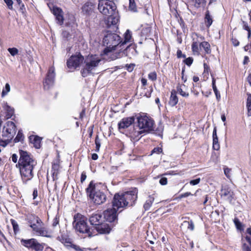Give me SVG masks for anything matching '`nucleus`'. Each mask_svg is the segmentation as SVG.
<instances>
[{"instance_id": "4d7b16f0", "label": "nucleus", "mask_w": 251, "mask_h": 251, "mask_svg": "<svg viewBox=\"0 0 251 251\" xmlns=\"http://www.w3.org/2000/svg\"><path fill=\"white\" fill-rule=\"evenodd\" d=\"M234 223L236 226V227L240 229V226H241V224L239 220L237 218H235L234 220Z\"/></svg>"}, {"instance_id": "20e7f679", "label": "nucleus", "mask_w": 251, "mask_h": 251, "mask_svg": "<svg viewBox=\"0 0 251 251\" xmlns=\"http://www.w3.org/2000/svg\"><path fill=\"white\" fill-rule=\"evenodd\" d=\"M87 195L93 200L96 204H100L104 202L106 197L104 193L99 190L96 191L95 184L91 181L88 187L86 188Z\"/></svg>"}, {"instance_id": "c9c22d12", "label": "nucleus", "mask_w": 251, "mask_h": 251, "mask_svg": "<svg viewBox=\"0 0 251 251\" xmlns=\"http://www.w3.org/2000/svg\"><path fill=\"white\" fill-rule=\"evenodd\" d=\"M151 31V27L147 25L143 27L141 31V35L142 37H144L146 38L147 37H149Z\"/></svg>"}, {"instance_id": "412c9836", "label": "nucleus", "mask_w": 251, "mask_h": 251, "mask_svg": "<svg viewBox=\"0 0 251 251\" xmlns=\"http://www.w3.org/2000/svg\"><path fill=\"white\" fill-rule=\"evenodd\" d=\"M108 17L105 21V24L108 27H110L111 25H115L119 21V17L118 12L116 11L111 14L107 15Z\"/></svg>"}, {"instance_id": "f3484780", "label": "nucleus", "mask_w": 251, "mask_h": 251, "mask_svg": "<svg viewBox=\"0 0 251 251\" xmlns=\"http://www.w3.org/2000/svg\"><path fill=\"white\" fill-rule=\"evenodd\" d=\"M117 211L113 206L112 208H108L103 212V219H104L106 221L110 223L116 222L117 221Z\"/></svg>"}, {"instance_id": "774afa93", "label": "nucleus", "mask_w": 251, "mask_h": 251, "mask_svg": "<svg viewBox=\"0 0 251 251\" xmlns=\"http://www.w3.org/2000/svg\"><path fill=\"white\" fill-rule=\"evenodd\" d=\"M203 66H204V72L205 73L206 72L207 73H208L209 71H210V68L205 63H204Z\"/></svg>"}, {"instance_id": "603ef678", "label": "nucleus", "mask_w": 251, "mask_h": 251, "mask_svg": "<svg viewBox=\"0 0 251 251\" xmlns=\"http://www.w3.org/2000/svg\"><path fill=\"white\" fill-rule=\"evenodd\" d=\"M200 181H201V178H198L195 179L191 180L189 183L192 185H195L199 184L200 183Z\"/></svg>"}, {"instance_id": "a19ab883", "label": "nucleus", "mask_w": 251, "mask_h": 251, "mask_svg": "<svg viewBox=\"0 0 251 251\" xmlns=\"http://www.w3.org/2000/svg\"><path fill=\"white\" fill-rule=\"evenodd\" d=\"M10 90V85L8 83H6L5 84L4 88L2 90V93H1V97H3L5 95H6L8 93Z\"/></svg>"}, {"instance_id": "bb28decb", "label": "nucleus", "mask_w": 251, "mask_h": 251, "mask_svg": "<svg viewBox=\"0 0 251 251\" xmlns=\"http://www.w3.org/2000/svg\"><path fill=\"white\" fill-rule=\"evenodd\" d=\"M178 99L176 96V93L175 90L171 91V96L169 101V104L171 106H175L178 102Z\"/></svg>"}, {"instance_id": "bf43d9fd", "label": "nucleus", "mask_w": 251, "mask_h": 251, "mask_svg": "<svg viewBox=\"0 0 251 251\" xmlns=\"http://www.w3.org/2000/svg\"><path fill=\"white\" fill-rule=\"evenodd\" d=\"M167 178L166 177H162L159 180V183L162 185H166L167 184Z\"/></svg>"}, {"instance_id": "ddd939ff", "label": "nucleus", "mask_w": 251, "mask_h": 251, "mask_svg": "<svg viewBox=\"0 0 251 251\" xmlns=\"http://www.w3.org/2000/svg\"><path fill=\"white\" fill-rule=\"evenodd\" d=\"M55 77V69L54 67L51 66L49 68L46 78L43 81V85L45 89L48 90L53 86Z\"/></svg>"}, {"instance_id": "ea45409f", "label": "nucleus", "mask_w": 251, "mask_h": 251, "mask_svg": "<svg viewBox=\"0 0 251 251\" xmlns=\"http://www.w3.org/2000/svg\"><path fill=\"white\" fill-rule=\"evenodd\" d=\"M182 225L187 226L188 228L191 230H193L194 229V225L192 221H184Z\"/></svg>"}, {"instance_id": "2eb2a0df", "label": "nucleus", "mask_w": 251, "mask_h": 251, "mask_svg": "<svg viewBox=\"0 0 251 251\" xmlns=\"http://www.w3.org/2000/svg\"><path fill=\"white\" fill-rule=\"evenodd\" d=\"M19 169L23 182L26 184L34 176L33 168L19 167Z\"/></svg>"}, {"instance_id": "5701e85b", "label": "nucleus", "mask_w": 251, "mask_h": 251, "mask_svg": "<svg viewBox=\"0 0 251 251\" xmlns=\"http://www.w3.org/2000/svg\"><path fill=\"white\" fill-rule=\"evenodd\" d=\"M82 12L86 16L91 15L94 12L95 5L91 2H86L82 7Z\"/></svg>"}, {"instance_id": "680f3d73", "label": "nucleus", "mask_w": 251, "mask_h": 251, "mask_svg": "<svg viewBox=\"0 0 251 251\" xmlns=\"http://www.w3.org/2000/svg\"><path fill=\"white\" fill-rule=\"evenodd\" d=\"M231 41L233 45L235 47L238 46L239 45V42L236 38H232Z\"/></svg>"}, {"instance_id": "b1692460", "label": "nucleus", "mask_w": 251, "mask_h": 251, "mask_svg": "<svg viewBox=\"0 0 251 251\" xmlns=\"http://www.w3.org/2000/svg\"><path fill=\"white\" fill-rule=\"evenodd\" d=\"M143 133H146L143 131L142 129H140L139 128L133 127L132 129L130 131L129 134V136L134 141H138L141 137V134Z\"/></svg>"}, {"instance_id": "0eeeda50", "label": "nucleus", "mask_w": 251, "mask_h": 251, "mask_svg": "<svg viewBox=\"0 0 251 251\" xmlns=\"http://www.w3.org/2000/svg\"><path fill=\"white\" fill-rule=\"evenodd\" d=\"M137 53V51L135 49L134 45L130 44L128 46L126 49L125 46H123L119 49L118 51H116L112 54V60H114L118 58H121L124 56H128L129 58H131L135 56Z\"/></svg>"}, {"instance_id": "1a4fd4ad", "label": "nucleus", "mask_w": 251, "mask_h": 251, "mask_svg": "<svg viewBox=\"0 0 251 251\" xmlns=\"http://www.w3.org/2000/svg\"><path fill=\"white\" fill-rule=\"evenodd\" d=\"M98 8L101 14L106 16L117 11L115 3L110 0H99Z\"/></svg>"}, {"instance_id": "cd10ccee", "label": "nucleus", "mask_w": 251, "mask_h": 251, "mask_svg": "<svg viewBox=\"0 0 251 251\" xmlns=\"http://www.w3.org/2000/svg\"><path fill=\"white\" fill-rule=\"evenodd\" d=\"M154 200V198L152 195H150L148 196L147 200L144 204V208L145 210H148L151 208Z\"/></svg>"}, {"instance_id": "dca6fc26", "label": "nucleus", "mask_w": 251, "mask_h": 251, "mask_svg": "<svg viewBox=\"0 0 251 251\" xmlns=\"http://www.w3.org/2000/svg\"><path fill=\"white\" fill-rule=\"evenodd\" d=\"M193 43L192 45V49L195 54L199 55L200 51L201 49L200 48V44L201 41L204 39L201 36H199L197 33H194L192 35Z\"/></svg>"}, {"instance_id": "2f4dec72", "label": "nucleus", "mask_w": 251, "mask_h": 251, "mask_svg": "<svg viewBox=\"0 0 251 251\" xmlns=\"http://www.w3.org/2000/svg\"><path fill=\"white\" fill-rule=\"evenodd\" d=\"M245 239L247 243H244L242 246V249L244 251H251V239L248 236H246Z\"/></svg>"}, {"instance_id": "f03ea898", "label": "nucleus", "mask_w": 251, "mask_h": 251, "mask_svg": "<svg viewBox=\"0 0 251 251\" xmlns=\"http://www.w3.org/2000/svg\"><path fill=\"white\" fill-rule=\"evenodd\" d=\"M101 59L96 55H88L84 60V65L81 70L83 77H86L93 74L98 66Z\"/></svg>"}, {"instance_id": "c756f323", "label": "nucleus", "mask_w": 251, "mask_h": 251, "mask_svg": "<svg viewBox=\"0 0 251 251\" xmlns=\"http://www.w3.org/2000/svg\"><path fill=\"white\" fill-rule=\"evenodd\" d=\"M4 109L6 111V119L11 118L14 113V108L11 107L7 103L4 106Z\"/></svg>"}, {"instance_id": "9d476101", "label": "nucleus", "mask_w": 251, "mask_h": 251, "mask_svg": "<svg viewBox=\"0 0 251 251\" xmlns=\"http://www.w3.org/2000/svg\"><path fill=\"white\" fill-rule=\"evenodd\" d=\"M16 134V126L12 122L8 121L3 127L2 136L6 138V140L10 141Z\"/></svg>"}, {"instance_id": "f704fd0d", "label": "nucleus", "mask_w": 251, "mask_h": 251, "mask_svg": "<svg viewBox=\"0 0 251 251\" xmlns=\"http://www.w3.org/2000/svg\"><path fill=\"white\" fill-rule=\"evenodd\" d=\"M213 20L209 11H207L205 15V23L207 27H209L212 24Z\"/></svg>"}, {"instance_id": "052dcab7", "label": "nucleus", "mask_w": 251, "mask_h": 251, "mask_svg": "<svg viewBox=\"0 0 251 251\" xmlns=\"http://www.w3.org/2000/svg\"><path fill=\"white\" fill-rule=\"evenodd\" d=\"M71 247L74 249L75 251H83L80 248L79 246L74 245V244H71Z\"/></svg>"}, {"instance_id": "c85d7f7f", "label": "nucleus", "mask_w": 251, "mask_h": 251, "mask_svg": "<svg viewBox=\"0 0 251 251\" xmlns=\"http://www.w3.org/2000/svg\"><path fill=\"white\" fill-rule=\"evenodd\" d=\"M131 32L129 30H127L125 33L124 34V41H122L121 39L120 40L121 44H123V47L125 46V45L127 43L131 41Z\"/></svg>"}, {"instance_id": "39448f33", "label": "nucleus", "mask_w": 251, "mask_h": 251, "mask_svg": "<svg viewBox=\"0 0 251 251\" xmlns=\"http://www.w3.org/2000/svg\"><path fill=\"white\" fill-rule=\"evenodd\" d=\"M73 225L77 231L82 233H87L89 236L92 235L91 228L87 225L86 218L84 216L79 214L76 216H75Z\"/></svg>"}, {"instance_id": "7ed1b4c3", "label": "nucleus", "mask_w": 251, "mask_h": 251, "mask_svg": "<svg viewBox=\"0 0 251 251\" xmlns=\"http://www.w3.org/2000/svg\"><path fill=\"white\" fill-rule=\"evenodd\" d=\"M89 221L99 233L107 234L110 232L111 228L108 224L104 222L101 214H93L90 217Z\"/></svg>"}, {"instance_id": "423d86ee", "label": "nucleus", "mask_w": 251, "mask_h": 251, "mask_svg": "<svg viewBox=\"0 0 251 251\" xmlns=\"http://www.w3.org/2000/svg\"><path fill=\"white\" fill-rule=\"evenodd\" d=\"M138 126L140 129L146 133L154 130V121L146 115H140L137 118Z\"/></svg>"}, {"instance_id": "0e129e2a", "label": "nucleus", "mask_w": 251, "mask_h": 251, "mask_svg": "<svg viewBox=\"0 0 251 251\" xmlns=\"http://www.w3.org/2000/svg\"><path fill=\"white\" fill-rule=\"evenodd\" d=\"M177 56L178 58H180V57L185 58L186 57V55L184 54H182V51L179 50H177Z\"/></svg>"}, {"instance_id": "393cba45", "label": "nucleus", "mask_w": 251, "mask_h": 251, "mask_svg": "<svg viewBox=\"0 0 251 251\" xmlns=\"http://www.w3.org/2000/svg\"><path fill=\"white\" fill-rule=\"evenodd\" d=\"M52 12L55 16L56 20L60 25H62L63 23V17L62 10L58 7H53Z\"/></svg>"}, {"instance_id": "e2e57ef3", "label": "nucleus", "mask_w": 251, "mask_h": 251, "mask_svg": "<svg viewBox=\"0 0 251 251\" xmlns=\"http://www.w3.org/2000/svg\"><path fill=\"white\" fill-rule=\"evenodd\" d=\"M62 35L64 38H68L70 36V33L68 31H66V30L63 31V32L62 33Z\"/></svg>"}, {"instance_id": "69168bd1", "label": "nucleus", "mask_w": 251, "mask_h": 251, "mask_svg": "<svg viewBox=\"0 0 251 251\" xmlns=\"http://www.w3.org/2000/svg\"><path fill=\"white\" fill-rule=\"evenodd\" d=\"M4 138L5 141H2L0 143V145L3 147H5L7 145L9 141L6 140V138Z\"/></svg>"}, {"instance_id": "72a5a7b5", "label": "nucleus", "mask_w": 251, "mask_h": 251, "mask_svg": "<svg viewBox=\"0 0 251 251\" xmlns=\"http://www.w3.org/2000/svg\"><path fill=\"white\" fill-rule=\"evenodd\" d=\"M185 87V86L184 84H179L176 87L177 91L182 97H188L189 96V93L183 90Z\"/></svg>"}, {"instance_id": "3c124183", "label": "nucleus", "mask_w": 251, "mask_h": 251, "mask_svg": "<svg viewBox=\"0 0 251 251\" xmlns=\"http://www.w3.org/2000/svg\"><path fill=\"white\" fill-rule=\"evenodd\" d=\"M231 171V170L228 168L226 167L224 168V173L228 178H230Z\"/></svg>"}, {"instance_id": "79ce46f5", "label": "nucleus", "mask_w": 251, "mask_h": 251, "mask_svg": "<svg viewBox=\"0 0 251 251\" xmlns=\"http://www.w3.org/2000/svg\"><path fill=\"white\" fill-rule=\"evenodd\" d=\"M95 142L96 144L95 151L97 152H99L100 147V140L98 135H97V136L96 137Z\"/></svg>"}, {"instance_id": "4468645a", "label": "nucleus", "mask_w": 251, "mask_h": 251, "mask_svg": "<svg viewBox=\"0 0 251 251\" xmlns=\"http://www.w3.org/2000/svg\"><path fill=\"white\" fill-rule=\"evenodd\" d=\"M138 191L136 188H134L131 191L126 192L123 193L124 197L122 200H125L127 202V206H132L137 198Z\"/></svg>"}, {"instance_id": "6ab92c4d", "label": "nucleus", "mask_w": 251, "mask_h": 251, "mask_svg": "<svg viewBox=\"0 0 251 251\" xmlns=\"http://www.w3.org/2000/svg\"><path fill=\"white\" fill-rule=\"evenodd\" d=\"M135 118L134 117H126L123 118L118 123V128L121 131L134 123Z\"/></svg>"}, {"instance_id": "6e6d98bb", "label": "nucleus", "mask_w": 251, "mask_h": 251, "mask_svg": "<svg viewBox=\"0 0 251 251\" xmlns=\"http://www.w3.org/2000/svg\"><path fill=\"white\" fill-rule=\"evenodd\" d=\"M204 2V0H195V6L199 7Z\"/></svg>"}, {"instance_id": "4c0bfd02", "label": "nucleus", "mask_w": 251, "mask_h": 251, "mask_svg": "<svg viewBox=\"0 0 251 251\" xmlns=\"http://www.w3.org/2000/svg\"><path fill=\"white\" fill-rule=\"evenodd\" d=\"M30 218H31L32 221H33V222L36 223L39 225H41V224L42 223L41 219L35 215H31L29 216L28 218V220H29Z\"/></svg>"}, {"instance_id": "7c9ffc66", "label": "nucleus", "mask_w": 251, "mask_h": 251, "mask_svg": "<svg viewBox=\"0 0 251 251\" xmlns=\"http://www.w3.org/2000/svg\"><path fill=\"white\" fill-rule=\"evenodd\" d=\"M200 48L201 49V50L202 49H203L206 53L208 54L211 52L210 46L207 42L201 41V43L200 44Z\"/></svg>"}, {"instance_id": "a878e982", "label": "nucleus", "mask_w": 251, "mask_h": 251, "mask_svg": "<svg viewBox=\"0 0 251 251\" xmlns=\"http://www.w3.org/2000/svg\"><path fill=\"white\" fill-rule=\"evenodd\" d=\"M30 142L33 144L34 147L36 149L40 148L41 139L37 136L31 135L29 138Z\"/></svg>"}, {"instance_id": "58836bf2", "label": "nucleus", "mask_w": 251, "mask_h": 251, "mask_svg": "<svg viewBox=\"0 0 251 251\" xmlns=\"http://www.w3.org/2000/svg\"><path fill=\"white\" fill-rule=\"evenodd\" d=\"M24 135L21 131L19 130L18 132V134L16 137V138L14 139V142H19L20 141H22L24 140Z\"/></svg>"}, {"instance_id": "338daca9", "label": "nucleus", "mask_w": 251, "mask_h": 251, "mask_svg": "<svg viewBox=\"0 0 251 251\" xmlns=\"http://www.w3.org/2000/svg\"><path fill=\"white\" fill-rule=\"evenodd\" d=\"M18 155L16 154H13L12 156V160L14 162L16 163L18 160Z\"/></svg>"}, {"instance_id": "9b49d317", "label": "nucleus", "mask_w": 251, "mask_h": 251, "mask_svg": "<svg viewBox=\"0 0 251 251\" xmlns=\"http://www.w3.org/2000/svg\"><path fill=\"white\" fill-rule=\"evenodd\" d=\"M83 60V56L78 53L70 57L67 61V66L68 68L74 70L79 67Z\"/></svg>"}, {"instance_id": "4be33fe9", "label": "nucleus", "mask_w": 251, "mask_h": 251, "mask_svg": "<svg viewBox=\"0 0 251 251\" xmlns=\"http://www.w3.org/2000/svg\"><path fill=\"white\" fill-rule=\"evenodd\" d=\"M28 223L30 224V226L33 229V230L36 232V233L41 236H46L47 233V232L46 230H45L44 227H39V225H37L36 223L33 222L32 221L31 218H30Z\"/></svg>"}, {"instance_id": "8fccbe9b", "label": "nucleus", "mask_w": 251, "mask_h": 251, "mask_svg": "<svg viewBox=\"0 0 251 251\" xmlns=\"http://www.w3.org/2000/svg\"><path fill=\"white\" fill-rule=\"evenodd\" d=\"M193 59L192 57H188V58H186L184 60V62L185 63V64H186L187 65L190 66L193 63Z\"/></svg>"}, {"instance_id": "e433bc0d", "label": "nucleus", "mask_w": 251, "mask_h": 251, "mask_svg": "<svg viewBox=\"0 0 251 251\" xmlns=\"http://www.w3.org/2000/svg\"><path fill=\"white\" fill-rule=\"evenodd\" d=\"M129 10L136 12L137 8L134 0H129Z\"/></svg>"}, {"instance_id": "a18cd8bd", "label": "nucleus", "mask_w": 251, "mask_h": 251, "mask_svg": "<svg viewBox=\"0 0 251 251\" xmlns=\"http://www.w3.org/2000/svg\"><path fill=\"white\" fill-rule=\"evenodd\" d=\"M148 78L152 80V81H155L157 79V74L155 72H152L150 73L148 75Z\"/></svg>"}, {"instance_id": "f257e3e1", "label": "nucleus", "mask_w": 251, "mask_h": 251, "mask_svg": "<svg viewBox=\"0 0 251 251\" xmlns=\"http://www.w3.org/2000/svg\"><path fill=\"white\" fill-rule=\"evenodd\" d=\"M121 37L116 33L107 32L103 39V45L106 48L103 50L104 54L108 56L112 60V54L118 51L123 47L121 44Z\"/></svg>"}, {"instance_id": "6e6552de", "label": "nucleus", "mask_w": 251, "mask_h": 251, "mask_svg": "<svg viewBox=\"0 0 251 251\" xmlns=\"http://www.w3.org/2000/svg\"><path fill=\"white\" fill-rule=\"evenodd\" d=\"M20 158L19 167L34 168L36 165V162L32 156L27 151L19 150Z\"/></svg>"}, {"instance_id": "49530a36", "label": "nucleus", "mask_w": 251, "mask_h": 251, "mask_svg": "<svg viewBox=\"0 0 251 251\" xmlns=\"http://www.w3.org/2000/svg\"><path fill=\"white\" fill-rule=\"evenodd\" d=\"M59 216L58 214H57V215H56L55 217L54 218V219L53 220L52 224V226H53V227L56 226L58 225H59Z\"/></svg>"}, {"instance_id": "13d9d810", "label": "nucleus", "mask_w": 251, "mask_h": 251, "mask_svg": "<svg viewBox=\"0 0 251 251\" xmlns=\"http://www.w3.org/2000/svg\"><path fill=\"white\" fill-rule=\"evenodd\" d=\"M9 9L12 8L13 1L12 0H4Z\"/></svg>"}, {"instance_id": "f8f14e48", "label": "nucleus", "mask_w": 251, "mask_h": 251, "mask_svg": "<svg viewBox=\"0 0 251 251\" xmlns=\"http://www.w3.org/2000/svg\"><path fill=\"white\" fill-rule=\"evenodd\" d=\"M21 242L24 246L35 251H41L44 249L43 244L39 243L34 238L27 240L23 239L21 240Z\"/></svg>"}, {"instance_id": "5fc2aeb1", "label": "nucleus", "mask_w": 251, "mask_h": 251, "mask_svg": "<svg viewBox=\"0 0 251 251\" xmlns=\"http://www.w3.org/2000/svg\"><path fill=\"white\" fill-rule=\"evenodd\" d=\"M211 76H212V87H213V91L214 92H217L218 90L217 87H216V80L215 79V78L214 77V76L211 75Z\"/></svg>"}, {"instance_id": "37998d69", "label": "nucleus", "mask_w": 251, "mask_h": 251, "mask_svg": "<svg viewBox=\"0 0 251 251\" xmlns=\"http://www.w3.org/2000/svg\"><path fill=\"white\" fill-rule=\"evenodd\" d=\"M7 50L13 56H14L18 54L19 52L18 50L16 48H9L7 49Z\"/></svg>"}, {"instance_id": "aec40b11", "label": "nucleus", "mask_w": 251, "mask_h": 251, "mask_svg": "<svg viewBox=\"0 0 251 251\" xmlns=\"http://www.w3.org/2000/svg\"><path fill=\"white\" fill-rule=\"evenodd\" d=\"M221 196L224 199L229 202H231L234 199V194L233 191L230 188L225 186L221 191Z\"/></svg>"}, {"instance_id": "473e14b6", "label": "nucleus", "mask_w": 251, "mask_h": 251, "mask_svg": "<svg viewBox=\"0 0 251 251\" xmlns=\"http://www.w3.org/2000/svg\"><path fill=\"white\" fill-rule=\"evenodd\" d=\"M248 98L246 102L247 108V115L248 117L251 116V94L247 93Z\"/></svg>"}, {"instance_id": "de8ad7c7", "label": "nucleus", "mask_w": 251, "mask_h": 251, "mask_svg": "<svg viewBox=\"0 0 251 251\" xmlns=\"http://www.w3.org/2000/svg\"><path fill=\"white\" fill-rule=\"evenodd\" d=\"M11 224L13 226V230L15 233H16L19 231V226L17 222L14 220H11Z\"/></svg>"}, {"instance_id": "864d4df0", "label": "nucleus", "mask_w": 251, "mask_h": 251, "mask_svg": "<svg viewBox=\"0 0 251 251\" xmlns=\"http://www.w3.org/2000/svg\"><path fill=\"white\" fill-rule=\"evenodd\" d=\"M162 151V149L160 147H155L151 151L152 154L154 153H159Z\"/></svg>"}, {"instance_id": "c03bdc74", "label": "nucleus", "mask_w": 251, "mask_h": 251, "mask_svg": "<svg viewBox=\"0 0 251 251\" xmlns=\"http://www.w3.org/2000/svg\"><path fill=\"white\" fill-rule=\"evenodd\" d=\"M213 148L216 151H218L220 149V144L218 139H213Z\"/></svg>"}, {"instance_id": "a211bd4d", "label": "nucleus", "mask_w": 251, "mask_h": 251, "mask_svg": "<svg viewBox=\"0 0 251 251\" xmlns=\"http://www.w3.org/2000/svg\"><path fill=\"white\" fill-rule=\"evenodd\" d=\"M123 194L120 195L116 194L115 195L112 202V206L114 208H116L117 210L120 208H123L127 206V202H125L123 199Z\"/></svg>"}, {"instance_id": "09e8293b", "label": "nucleus", "mask_w": 251, "mask_h": 251, "mask_svg": "<svg viewBox=\"0 0 251 251\" xmlns=\"http://www.w3.org/2000/svg\"><path fill=\"white\" fill-rule=\"evenodd\" d=\"M70 22H66L65 24L68 26H73L74 25H75V18L74 16H71L70 18Z\"/></svg>"}]
</instances>
